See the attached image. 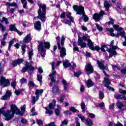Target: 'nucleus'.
Returning <instances> with one entry per match:
<instances>
[{
	"label": "nucleus",
	"instance_id": "obj_48",
	"mask_svg": "<svg viewBox=\"0 0 126 126\" xmlns=\"http://www.w3.org/2000/svg\"><path fill=\"white\" fill-rule=\"evenodd\" d=\"M70 111H71V112H73V113H77V112H78V110L75 108L74 107H71L70 108Z\"/></svg>",
	"mask_w": 126,
	"mask_h": 126
},
{
	"label": "nucleus",
	"instance_id": "obj_55",
	"mask_svg": "<svg viewBox=\"0 0 126 126\" xmlns=\"http://www.w3.org/2000/svg\"><path fill=\"white\" fill-rule=\"evenodd\" d=\"M100 50V48L98 46H96L95 48L94 47V49H92V51H97V52H99Z\"/></svg>",
	"mask_w": 126,
	"mask_h": 126
},
{
	"label": "nucleus",
	"instance_id": "obj_25",
	"mask_svg": "<svg viewBox=\"0 0 126 126\" xmlns=\"http://www.w3.org/2000/svg\"><path fill=\"white\" fill-rule=\"evenodd\" d=\"M103 4L104 7H105L106 9V11H108V10H109V8H110V2L109 1L104 0Z\"/></svg>",
	"mask_w": 126,
	"mask_h": 126
},
{
	"label": "nucleus",
	"instance_id": "obj_36",
	"mask_svg": "<svg viewBox=\"0 0 126 126\" xmlns=\"http://www.w3.org/2000/svg\"><path fill=\"white\" fill-rule=\"evenodd\" d=\"M106 30L110 32V35L112 36V37H115V36H116V34L113 32H114V29H113V28H107Z\"/></svg>",
	"mask_w": 126,
	"mask_h": 126
},
{
	"label": "nucleus",
	"instance_id": "obj_20",
	"mask_svg": "<svg viewBox=\"0 0 126 126\" xmlns=\"http://www.w3.org/2000/svg\"><path fill=\"white\" fill-rule=\"evenodd\" d=\"M32 39L31 38V34H29L24 38L23 40L24 43H29Z\"/></svg>",
	"mask_w": 126,
	"mask_h": 126
},
{
	"label": "nucleus",
	"instance_id": "obj_11",
	"mask_svg": "<svg viewBox=\"0 0 126 126\" xmlns=\"http://www.w3.org/2000/svg\"><path fill=\"white\" fill-rule=\"evenodd\" d=\"M73 8L75 11H76L77 14L81 15L83 10H84V7L80 5L78 6L77 5H74L73 6Z\"/></svg>",
	"mask_w": 126,
	"mask_h": 126
},
{
	"label": "nucleus",
	"instance_id": "obj_63",
	"mask_svg": "<svg viewBox=\"0 0 126 126\" xmlns=\"http://www.w3.org/2000/svg\"><path fill=\"white\" fill-rule=\"evenodd\" d=\"M84 90H85V87L83 85H82L80 87V91L81 92H84Z\"/></svg>",
	"mask_w": 126,
	"mask_h": 126
},
{
	"label": "nucleus",
	"instance_id": "obj_54",
	"mask_svg": "<svg viewBox=\"0 0 126 126\" xmlns=\"http://www.w3.org/2000/svg\"><path fill=\"white\" fill-rule=\"evenodd\" d=\"M26 108V106L25 105H23L21 107V110L22 111V112H21V113H23V114H24V113L25 112V109Z\"/></svg>",
	"mask_w": 126,
	"mask_h": 126
},
{
	"label": "nucleus",
	"instance_id": "obj_5",
	"mask_svg": "<svg viewBox=\"0 0 126 126\" xmlns=\"http://www.w3.org/2000/svg\"><path fill=\"white\" fill-rule=\"evenodd\" d=\"M103 15H104V11H101L99 14L95 13L93 15V19L96 22L100 21L101 19H103Z\"/></svg>",
	"mask_w": 126,
	"mask_h": 126
},
{
	"label": "nucleus",
	"instance_id": "obj_32",
	"mask_svg": "<svg viewBox=\"0 0 126 126\" xmlns=\"http://www.w3.org/2000/svg\"><path fill=\"white\" fill-rule=\"evenodd\" d=\"M82 41H88L90 40V36L88 35V34H86L85 35L83 36L82 38H81Z\"/></svg>",
	"mask_w": 126,
	"mask_h": 126
},
{
	"label": "nucleus",
	"instance_id": "obj_13",
	"mask_svg": "<svg viewBox=\"0 0 126 126\" xmlns=\"http://www.w3.org/2000/svg\"><path fill=\"white\" fill-rule=\"evenodd\" d=\"M9 30L10 31H15V32L18 33V34H19L20 36H21V35L23 34V33L18 31V30H17V29L15 28V26L14 25H10Z\"/></svg>",
	"mask_w": 126,
	"mask_h": 126
},
{
	"label": "nucleus",
	"instance_id": "obj_40",
	"mask_svg": "<svg viewBox=\"0 0 126 126\" xmlns=\"http://www.w3.org/2000/svg\"><path fill=\"white\" fill-rule=\"evenodd\" d=\"M15 40V39L13 38L12 40H11L10 41H9V46H8V48L9 51H10V48H11V46H12V45H13Z\"/></svg>",
	"mask_w": 126,
	"mask_h": 126
},
{
	"label": "nucleus",
	"instance_id": "obj_59",
	"mask_svg": "<svg viewBox=\"0 0 126 126\" xmlns=\"http://www.w3.org/2000/svg\"><path fill=\"white\" fill-rule=\"evenodd\" d=\"M99 99H103L104 98V94L103 93L100 92L99 94Z\"/></svg>",
	"mask_w": 126,
	"mask_h": 126
},
{
	"label": "nucleus",
	"instance_id": "obj_34",
	"mask_svg": "<svg viewBox=\"0 0 126 126\" xmlns=\"http://www.w3.org/2000/svg\"><path fill=\"white\" fill-rule=\"evenodd\" d=\"M86 124L88 126H92L93 125V122L92 120L90 119H86Z\"/></svg>",
	"mask_w": 126,
	"mask_h": 126
},
{
	"label": "nucleus",
	"instance_id": "obj_1",
	"mask_svg": "<svg viewBox=\"0 0 126 126\" xmlns=\"http://www.w3.org/2000/svg\"><path fill=\"white\" fill-rule=\"evenodd\" d=\"M50 48H51V44H50V42L48 41L42 40L39 43L37 50L38 52H39L42 58H45V56H46V49H45L49 50Z\"/></svg>",
	"mask_w": 126,
	"mask_h": 126
},
{
	"label": "nucleus",
	"instance_id": "obj_41",
	"mask_svg": "<svg viewBox=\"0 0 126 126\" xmlns=\"http://www.w3.org/2000/svg\"><path fill=\"white\" fill-rule=\"evenodd\" d=\"M26 48V44H23L22 45V55H24V54H25V52H26V50H25Z\"/></svg>",
	"mask_w": 126,
	"mask_h": 126
},
{
	"label": "nucleus",
	"instance_id": "obj_29",
	"mask_svg": "<svg viewBox=\"0 0 126 126\" xmlns=\"http://www.w3.org/2000/svg\"><path fill=\"white\" fill-rule=\"evenodd\" d=\"M116 106L118 107V109H119V110H121V109H123V108L124 107V103L121 101H118L116 103Z\"/></svg>",
	"mask_w": 126,
	"mask_h": 126
},
{
	"label": "nucleus",
	"instance_id": "obj_10",
	"mask_svg": "<svg viewBox=\"0 0 126 126\" xmlns=\"http://www.w3.org/2000/svg\"><path fill=\"white\" fill-rule=\"evenodd\" d=\"M104 82L105 83L104 86L106 87V88H107L108 90H110L111 91H113V92L115 91V89H114V88H111L109 86L111 84V80H110V79H109V78L105 77Z\"/></svg>",
	"mask_w": 126,
	"mask_h": 126
},
{
	"label": "nucleus",
	"instance_id": "obj_14",
	"mask_svg": "<svg viewBox=\"0 0 126 126\" xmlns=\"http://www.w3.org/2000/svg\"><path fill=\"white\" fill-rule=\"evenodd\" d=\"M97 63L98 64V66L100 69L101 70H104V69H105V70H109V69L107 67H105V65H104V63L99 61H97Z\"/></svg>",
	"mask_w": 126,
	"mask_h": 126
},
{
	"label": "nucleus",
	"instance_id": "obj_6",
	"mask_svg": "<svg viewBox=\"0 0 126 126\" xmlns=\"http://www.w3.org/2000/svg\"><path fill=\"white\" fill-rule=\"evenodd\" d=\"M118 46H113L112 48L107 49V52H108V53H110L109 58H112V57H113V56L114 55L117 56V55H118L117 51L115 50L118 49Z\"/></svg>",
	"mask_w": 126,
	"mask_h": 126
},
{
	"label": "nucleus",
	"instance_id": "obj_26",
	"mask_svg": "<svg viewBox=\"0 0 126 126\" xmlns=\"http://www.w3.org/2000/svg\"><path fill=\"white\" fill-rule=\"evenodd\" d=\"M28 67H29V63H28V62H26L25 66L23 67L22 69V72H26V71H27V69H28Z\"/></svg>",
	"mask_w": 126,
	"mask_h": 126
},
{
	"label": "nucleus",
	"instance_id": "obj_9",
	"mask_svg": "<svg viewBox=\"0 0 126 126\" xmlns=\"http://www.w3.org/2000/svg\"><path fill=\"white\" fill-rule=\"evenodd\" d=\"M14 113L11 110H7L6 112L3 113V116L6 117L5 121H9L14 117Z\"/></svg>",
	"mask_w": 126,
	"mask_h": 126
},
{
	"label": "nucleus",
	"instance_id": "obj_22",
	"mask_svg": "<svg viewBox=\"0 0 126 126\" xmlns=\"http://www.w3.org/2000/svg\"><path fill=\"white\" fill-rule=\"evenodd\" d=\"M62 83L64 86V91H67V89H68V85H67V83L66 81L63 79L62 80Z\"/></svg>",
	"mask_w": 126,
	"mask_h": 126
},
{
	"label": "nucleus",
	"instance_id": "obj_18",
	"mask_svg": "<svg viewBox=\"0 0 126 126\" xmlns=\"http://www.w3.org/2000/svg\"><path fill=\"white\" fill-rule=\"evenodd\" d=\"M60 50V57L61 58H63L64 56L66 55V50H65V48L64 47H61Z\"/></svg>",
	"mask_w": 126,
	"mask_h": 126
},
{
	"label": "nucleus",
	"instance_id": "obj_12",
	"mask_svg": "<svg viewBox=\"0 0 126 126\" xmlns=\"http://www.w3.org/2000/svg\"><path fill=\"white\" fill-rule=\"evenodd\" d=\"M12 93H11V91H7L5 94L1 97V100H7L10 98Z\"/></svg>",
	"mask_w": 126,
	"mask_h": 126
},
{
	"label": "nucleus",
	"instance_id": "obj_21",
	"mask_svg": "<svg viewBox=\"0 0 126 126\" xmlns=\"http://www.w3.org/2000/svg\"><path fill=\"white\" fill-rule=\"evenodd\" d=\"M86 84H87L88 88H90V87H92V86H94V82H93L91 80H88L86 82Z\"/></svg>",
	"mask_w": 126,
	"mask_h": 126
},
{
	"label": "nucleus",
	"instance_id": "obj_42",
	"mask_svg": "<svg viewBox=\"0 0 126 126\" xmlns=\"http://www.w3.org/2000/svg\"><path fill=\"white\" fill-rule=\"evenodd\" d=\"M22 4H23V7L24 8H27V1L26 0H21Z\"/></svg>",
	"mask_w": 126,
	"mask_h": 126
},
{
	"label": "nucleus",
	"instance_id": "obj_23",
	"mask_svg": "<svg viewBox=\"0 0 126 126\" xmlns=\"http://www.w3.org/2000/svg\"><path fill=\"white\" fill-rule=\"evenodd\" d=\"M6 5H7L8 7L10 6H12L13 7H18V5L15 2H13L12 3L7 2L6 3Z\"/></svg>",
	"mask_w": 126,
	"mask_h": 126
},
{
	"label": "nucleus",
	"instance_id": "obj_56",
	"mask_svg": "<svg viewBox=\"0 0 126 126\" xmlns=\"http://www.w3.org/2000/svg\"><path fill=\"white\" fill-rule=\"evenodd\" d=\"M45 114H48V115H53V111L51 110V109H48V110L46 111Z\"/></svg>",
	"mask_w": 126,
	"mask_h": 126
},
{
	"label": "nucleus",
	"instance_id": "obj_2",
	"mask_svg": "<svg viewBox=\"0 0 126 126\" xmlns=\"http://www.w3.org/2000/svg\"><path fill=\"white\" fill-rule=\"evenodd\" d=\"M38 5L40 8L38 11V16L36 17L37 18L41 19V21H45V20H46V5L41 3H38ZM41 8L42 9V12Z\"/></svg>",
	"mask_w": 126,
	"mask_h": 126
},
{
	"label": "nucleus",
	"instance_id": "obj_33",
	"mask_svg": "<svg viewBox=\"0 0 126 126\" xmlns=\"http://www.w3.org/2000/svg\"><path fill=\"white\" fill-rule=\"evenodd\" d=\"M81 15H82V16L84 18V21H85V22L88 21V20L89 19V18H88V17H87V16L85 15V13L84 12V10L82 12Z\"/></svg>",
	"mask_w": 126,
	"mask_h": 126
},
{
	"label": "nucleus",
	"instance_id": "obj_15",
	"mask_svg": "<svg viewBox=\"0 0 126 126\" xmlns=\"http://www.w3.org/2000/svg\"><path fill=\"white\" fill-rule=\"evenodd\" d=\"M78 45V46H80L81 48H86L87 44L86 43L84 42L82 39H81V38L79 37Z\"/></svg>",
	"mask_w": 126,
	"mask_h": 126
},
{
	"label": "nucleus",
	"instance_id": "obj_44",
	"mask_svg": "<svg viewBox=\"0 0 126 126\" xmlns=\"http://www.w3.org/2000/svg\"><path fill=\"white\" fill-rule=\"evenodd\" d=\"M81 29L83 31H85V32L87 31V33H89V32H90V31L88 30V29L84 25L81 26Z\"/></svg>",
	"mask_w": 126,
	"mask_h": 126
},
{
	"label": "nucleus",
	"instance_id": "obj_62",
	"mask_svg": "<svg viewBox=\"0 0 126 126\" xmlns=\"http://www.w3.org/2000/svg\"><path fill=\"white\" fill-rule=\"evenodd\" d=\"M105 48H107V46L106 45H102L100 48L101 52H106L105 50Z\"/></svg>",
	"mask_w": 126,
	"mask_h": 126
},
{
	"label": "nucleus",
	"instance_id": "obj_31",
	"mask_svg": "<svg viewBox=\"0 0 126 126\" xmlns=\"http://www.w3.org/2000/svg\"><path fill=\"white\" fill-rule=\"evenodd\" d=\"M53 93L54 94H59V93H60V90H59V88L57 86L53 87Z\"/></svg>",
	"mask_w": 126,
	"mask_h": 126
},
{
	"label": "nucleus",
	"instance_id": "obj_53",
	"mask_svg": "<svg viewBox=\"0 0 126 126\" xmlns=\"http://www.w3.org/2000/svg\"><path fill=\"white\" fill-rule=\"evenodd\" d=\"M20 82L21 84H24L25 83H27V80L25 78H22L20 80Z\"/></svg>",
	"mask_w": 126,
	"mask_h": 126
},
{
	"label": "nucleus",
	"instance_id": "obj_38",
	"mask_svg": "<svg viewBox=\"0 0 126 126\" xmlns=\"http://www.w3.org/2000/svg\"><path fill=\"white\" fill-rule=\"evenodd\" d=\"M56 41H57L58 50H61V44L60 43V41H61V37H60V36H57L56 37Z\"/></svg>",
	"mask_w": 126,
	"mask_h": 126
},
{
	"label": "nucleus",
	"instance_id": "obj_37",
	"mask_svg": "<svg viewBox=\"0 0 126 126\" xmlns=\"http://www.w3.org/2000/svg\"><path fill=\"white\" fill-rule=\"evenodd\" d=\"M125 32H121L119 33H117V34L115 35V37L116 38H119V36H121V37H125Z\"/></svg>",
	"mask_w": 126,
	"mask_h": 126
},
{
	"label": "nucleus",
	"instance_id": "obj_39",
	"mask_svg": "<svg viewBox=\"0 0 126 126\" xmlns=\"http://www.w3.org/2000/svg\"><path fill=\"white\" fill-rule=\"evenodd\" d=\"M28 85L30 88V87H35V83L32 81H29Z\"/></svg>",
	"mask_w": 126,
	"mask_h": 126
},
{
	"label": "nucleus",
	"instance_id": "obj_3",
	"mask_svg": "<svg viewBox=\"0 0 126 126\" xmlns=\"http://www.w3.org/2000/svg\"><path fill=\"white\" fill-rule=\"evenodd\" d=\"M43 92H44V91H43V90H39L37 89L36 90L35 92V94L36 95V97L35 96H33L32 97V102L33 104H35V103H36V101H38V100H39V95H40V94H42V93H43Z\"/></svg>",
	"mask_w": 126,
	"mask_h": 126
},
{
	"label": "nucleus",
	"instance_id": "obj_50",
	"mask_svg": "<svg viewBox=\"0 0 126 126\" xmlns=\"http://www.w3.org/2000/svg\"><path fill=\"white\" fill-rule=\"evenodd\" d=\"M65 40V38H64V36L63 35L61 38V45L63 46L64 45V41Z\"/></svg>",
	"mask_w": 126,
	"mask_h": 126
},
{
	"label": "nucleus",
	"instance_id": "obj_64",
	"mask_svg": "<svg viewBox=\"0 0 126 126\" xmlns=\"http://www.w3.org/2000/svg\"><path fill=\"white\" fill-rule=\"evenodd\" d=\"M121 73H122V74H124V75H126V68H125L124 69H122L121 70Z\"/></svg>",
	"mask_w": 126,
	"mask_h": 126
},
{
	"label": "nucleus",
	"instance_id": "obj_61",
	"mask_svg": "<svg viewBox=\"0 0 126 126\" xmlns=\"http://www.w3.org/2000/svg\"><path fill=\"white\" fill-rule=\"evenodd\" d=\"M119 92H120V93H121V94H123V95L126 94V90L120 89V90H119Z\"/></svg>",
	"mask_w": 126,
	"mask_h": 126
},
{
	"label": "nucleus",
	"instance_id": "obj_27",
	"mask_svg": "<svg viewBox=\"0 0 126 126\" xmlns=\"http://www.w3.org/2000/svg\"><path fill=\"white\" fill-rule=\"evenodd\" d=\"M88 45L89 46L90 50L94 49V45L93 44V42L91 41V39H89L88 40Z\"/></svg>",
	"mask_w": 126,
	"mask_h": 126
},
{
	"label": "nucleus",
	"instance_id": "obj_60",
	"mask_svg": "<svg viewBox=\"0 0 126 126\" xmlns=\"http://www.w3.org/2000/svg\"><path fill=\"white\" fill-rule=\"evenodd\" d=\"M21 123L24 124V125H26V124H27V120L24 118H22Z\"/></svg>",
	"mask_w": 126,
	"mask_h": 126
},
{
	"label": "nucleus",
	"instance_id": "obj_46",
	"mask_svg": "<svg viewBox=\"0 0 126 126\" xmlns=\"http://www.w3.org/2000/svg\"><path fill=\"white\" fill-rule=\"evenodd\" d=\"M29 60H32V57H33L34 54L33 53V51H30L29 52Z\"/></svg>",
	"mask_w": 126,
	"mask_h": 126
},
{
	"label": "nucleus",
	"instance_id": "obj_8",
	"mask_svg": "<svg viewBox=\"0 0 126 126\" xmlns=\"http://www.w3.org/2000/svg\"><path fill=\"white\" fill-rule=\"evenodd\" d=\"M85 70L88 74H91V73H93L94 68H93V66H92L91 63H88L86 64L85 67Z\"/></svg>",
	"mask_w": 126,
	"mask_h": 126
},
{
	"label": "nucleus",
	"instance_id": "obj_45",
	"mask_svg": "<svg viewBox=\"0 0 126 126\" xmlns=\"http://www.w3.org/2000/svg\"><path fill=\"white\" fill-rule=\"evenodd\" d=\"M78 117H79V118H80V119L81 120V121L83 123H84V122H85L86 121V120H85V117H84V116H83L79 114L78 115Z\"/></svg>",
	"mask_w": 126,
	"mask_h": 126
},
{
	"label": "nucleus",
	"instance_id": "obj_24",
	"mask_svg": "<svg viewBox=\"0 0 126 126\" xmlns=\"http://www.w3.org/2000/svg\"><path fill=\"white\" fill-rule=\"evenodd\" d=\"M63 65L64 68H67L68 66L71 65V64L68 62V60H66L65 61L63 62Z\"/></svg>",
	"mask_w": 126,
	"mask_h": 126
},
{
	"label": "nucleus",
	"instance_id": "obj_57",
	"mask_svg": "<svg viewBox=\"0 0 126 126\" xmlns=\"http://www.w3.org/2000/svg\"><path fill=\"white\" fill-rule=\"evenodd\" d=\"M0 28L2 32L4 31L6 29V28L3 26V25L0 23Z\"/></svg>",
	"mask_w": 126,
	"mask_h": 126
},
{
	"label": "nucleus",
	"instance_id": "obj_30",
	"mask_svg": "<svg viewBox=\"0 0 126 126\" xmlns=\"http://www.w3.org/2000/svg\"><path fill=\"white\" fill-rule=\"evenodd\" d=\"M56 100L54 99L53 100V103H50L49 104V108L50 110H53L54 108H55V106H56Z\"/></svg>",
	"mask_w": 126,
	"mask_h": 126
},
{
	"label": "nucleus",
	"instance_id": "obj_58",
	"mask_svg": "<svg viewBox=\"0 0 126 126\" xmlns=\"http://www.w3.org/2000/svg\"><path fill=\"white\" fill-rule=\"evenodd\" d=\"M96 25V27L97 29L99 31H102V30H103V28H102L101 26H100L98 24H95Z\"/></svg>",
	"mask_w": 126,
	"mask_h": 126
},
{
	"label": "nucleus",
	"instance_id": "obj_35",
	"mask_svg": "<svg viewBox=\"0 0 126 126\" xmlns=\"http://www.w3.org/2000/svg\"><path fill=\"white\" fill-rule=\"evenodd\" d=\"M61 113V106L58 105L57 109H55V114L56 116H59Z\"/></svg>",
	"mask_w": 126,
	"mask_h": 126
},
{
	"label": "nucleus",
	"instance_id": "obj_7",
	"mask_svg": "<svg viewBox=\"0 0 126 126\" xmlns=\"http://www.w3.org/2000/svg\"><path fill=\"white\" fill-rule=\"evenodd\" d=\"M10 111L11 112L13 113L14 114H16V115H21V116L23 115V113L21 112V111H20V110H19L17 108L16 105H15V104H12L11 105Z\"/></svg>",
	"mask_w": 126,
	"mask_h": 126
},
{
	"label": "nucleus",
	"instance_id": "obj_51",
	"mask_svg": "<svg viewBox=\"0 0 126 126\" xmlns=\"http://www.w3.org/2000/svg\"><path fill=\"white\" fill-rule=\"evenodd\" d=\"M16 61H17L18 64H20L23 63V59H22L21 58L18 59H17Z\"/></svg>",
	"mask_w": 126,
	"mask_h": 126
},
{
	"label": "nucleus",
	"instance_id": "obj_43",
	"mask_svg": "<svg viewBox=\"0 0 126 126\" xmlns=\"http://www.w3.org/2000/svg\"><path fill=\"white\" fill-rule=\"evenodd\" d=\"M1 22H5V24L7 25L8 24V19L7 18L3 17L1 20H0Z\"/></svg>",
	"mask_w": 126,
	"mask_h": 126
},
{
	"label": "nucleus",
	"instance_id": "obj_49",
	"mask_svg": "<svg viewBox=\"0 0 126 126\" xmlns=\"http://www.w3.org/2000/svg\"><path fill=\"white\" fill-rule=\"evenodd\" d=\"M81 107L83 113H85V103H82L81 104Z\"/></svg>",
	"mask_w": 126,
	"mask_h": 126
},
{
	"label": "nucleus",
	"instance_id": "obj_16",
	"mask_svg": "<svg viewBox=\"0 0 126 126\" xmlns=\"http://www.w3.org/2000/svg\"><path fill=\"white\" fill-rule=\"evenodd\" d=\"M34 28L37 31H41V22L40 21H37L34 24Z\"/></svg>",
	"mask_w": 126,
	"mask_h": 126
},
{
	"label": "nucleus",
	"instance_id": "obj_4",
	"mask_svg": "<svg viewBox=\"0 0 126 126\" xmlns=\"http://www.w3.org/2000/svg\"><path fill=\"white\" fill-rule=\"evenodd\" d=\"M10 83H9V80L8 79H6L3 76H1L0 79V85L2 87H7L9 86Z\"/></svg>",
	"mask_w": 126,
	"mask_h": 126
},
{
	"label": "nucleus",
	"instance_id": "obj_17",
	"mask_svg": "<svg viewBox=\"0 0 126 126\" xmlns=\"http://www.w3.org/2000/svg\"><path fill=\"white\" fill-rule=\"evenodd\" d=\"M56 74H57V71L53 70L52 73L49 75L52 82H56V76H55Z\"/></svg>",
	"mask_w": 126,
	"mask_h": 126
},
{
	"label": "nucleus",
	"instance_id": "obj_47",
	"mask_svg": "<svg viewBox=\"0 0 126 126\" xmlns=\"http://www.w3.org/2000/svg\"><path fill=\"white\" fill-rule=\"evenodd\" d=\"M37 80L39 81L40 83H42V79L43 78V77L41 76L40 75L38 74L37 76Z\"/></svg>",
	"mask_w": 126,
	"mask_h": 126
},
{
	"label": "nucleus",
	"instance_id": "obj_28",
	"mask_svg": "<svg viewBox=\"0 0 126 126\" xmlns=\"http://www.w3.org/2000/svg\"><path fill=\"white\" fill-rule=\"evenodd\" d=\"M65 14L68 18H69V20L71 21V22L73 23L74 22V20H73V18H72L71 16V13L69 12H66L65 13Z\"/></svg>",
	"mask_w": 126,
	"mask_h": 126
},
{
	"label": "nucleus",
	"instance_id": "obj_19",
	"mask_svg": "<svg viewBox=\"0 0 126 126\" xmlns=\"http://www.w3.org/2000/svg\"><path fill=\"white\" fill-rule=\"evenodd\" d=\"M114 97L115 99H121V100H126V96L123 94H116L114 95Z\"/></svg>",
	"mask_w": 126,
	"mask_h": 126
},
{
	"label": "nucleus",
	"instance_id": "obj_52",
	"mask_svg": "<svg viewBox=\"0 0 126 126\" xmlns=\"http://www.w3.org/2000/svg\"><path fill=\"white\" fill-rule=\"evenodd\" d=\"M81 74V72L80 71L77 72L76 73H74V76L75 77H79Z\"/></svg>",
	"mask_w": 126,
	"mask_h": 126
}]
</instances>
